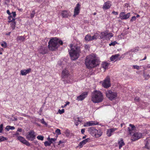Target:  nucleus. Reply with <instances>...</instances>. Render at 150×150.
I'll list each match as a JSON object with an SVG mask.
<instances>
[{"mask_svg":"<svg viewBox=\"0 0 150 150\" xmlns=\"http://www.w3.org/2000/svg\"><path fill=\"white\" fill-rule=\"evenodd\" d=\"M133 67L134 69H137L138 70L139 69V67L137 65H133Z\"/></svg>","mask_w":150,"mask_h":150,"instance_id":"47","label":"nucleus"},{"mask_svg":"<svg viewBox=\"0 0 150 150\" xmlns=\"http://www.w3.org/2000/svg\"><path fill=\"white\" fill-rule=\"evenodd\" d=\"M15 135H19V133L18 132H17L15 134Z\"/></svg>","mask_w":150,"mask_h":150,"instance_id":"59","label":"nucleus"},{"mask_svg":"<svg viewBox=\"0 0 150 150\" xmlns=\"http://www.w3.org/2000/svg\"><path fill=\"white\" fill-rule=\"evenodd\" d=\"M144 76L146 78V79H148L149 78H150V75L149 74H144Z\"/></svg>","mask_w":150,"mask_h":150,"instance_id":"48","label":"nucleus"},{"mask_svg":"<svg viewBox=\"0 0 150 150\" xmlns=\"http://www.w3.org/2000/svg\"><path fill=\"white\" fill-rule=\"evenodd\" d=\"M74 120L75 121V124L76 126H77L79 123H81L82 121V120L79 117L75 118Z\"/></svg>","mask_w":150,"mask_h":150,"instance_id":"27","label":"nucleus"},{"mask_svg":"<svg viewBox=\"0 0 150 150\" xmlns=\"http://www.w3.org/2000/svg\"><path fill=\"white\" fill-rule=\"evenodd\" d=\"M106 96L110 100H114L117 96L116 93L112 92L110 90L107 91L106 92Z\"/></svg>","mask_w":150,"mask_h":150,"instance_id":"5","label":"nucleus"},{"mask_svg":"<svg viewBox=\"0 0 150 150\" xmlns=\"http://www.w3.org/2000/svg\"><path fill=\"white\" fill-rule=\"evenodd\" d=\"M70 75V72L67 68L64 69L62 71L61 77L62 79L67 78Z\"/></svg>","mask_w":150,"mask_h":150,"instance_id":"10","label":"nucleus"},{"mask_svg":"<svg viewBox=\"0 0 150 150\" xmlns=\"http://www.w3.org/2000/svg\"><path fill=\"white\" fill-rule=\"evenodd\" d=\"M98 59L96 56L92 54L86 57L85 64L87 68L90 69L98 64Z\"/></svg>","mask_w":150,"mask_h":150,"instance_id":"1","label":"nucleus"},{"mask_svg":"<svg viewBox=\"0 0 150 150\" xmlns=\"http://www.w3.org/2000/svg\"><path fill=\"white\" fill-rule=\"evenodd\" d=\"M112 13L113 14H114L115 15H118V13L117 12H115L114 11H113L112 12Z\"/></svg>","mask_w":150,"mask_h":150,"instance_id":"53","label":"nucleus"},{"mask_svg":"<svg viewBox=\"0 0 150 150\" xmlns=\"http://www.w3.org/2000/svg\"><path fill=\"white\" fill-rule=\"evenodd\" d=\"M100 36L99 35V34L98 33H96L94 34V35L92 37V40H96Z\"/></svg>","mask_w":150,"mask_h":150,"instance_id":"30","label":"nucleus"},{"mask_svg":"<svg viewBox=\"0 0 150 150\" xmlns=\"http://www.w3.org/2000/svg\"><path fill=\"white\" fill-rule=\"evenodd\" d=\"M113 36V34L112 33H108L106 31L100 33V38L101 39L104 38L107 40H109Z\"/></svg>","mask_w":150,"mask_h":150,"instance_id":"7","label":"nucleus"},{"mask_svg":"<svg viewBox=\"0 0 150 150\" xmlns=\"http://www.w3.org/2000/svg\"><path fill=\"white\" fill-rule=\"evenodd\" d=\"M129 127H128V130L129 134H131L134 132L133 131L135 129L136 127L134 125L131 124L129 125Z\"/></svg>","mask_w":150,"mask_h":150,"instance_id":"23","label":"nucleus"},{"mask_svg":"<svg viewBox=\"0 0 150 150\" xmlns=\"http://www.w3.org/2000/svg\"><path fill=\"white\" fill-rule=\"evenodd\" d=\"M90 140L89 138H87L83 140L82 142H81L79 144L78 146L80 148H81L82 146L88 143Z\"/></svg>","mask_w":150,"mask_h":150,"instance_id":"22","label":"nucleus"},{"mask_svg":"<svg viewBox=\"0 0 150 150\" xmlns=\"http://www.w3.org/2000/svg\"><path fill=\"white\" fill-rule=\"evenodd\" d=\"M11 26L12 30H13L15 28L16 23L15 21L11 22Z\"/></svg>","mask_w":150,"mask_h":150,"instance_id":"34","label":"nucleus"},{"mask_svg":"<svg viewBox=\"0 0 150 150\" xmlns=\"http://www.w3.org/2000/svg\"><path fill=\"white\" fill-rule=\"evenodd\" d=\"M97 132H96V135L95 137L96 138H98L100 137L102 134V132L100 129H97Z\"/></svg>","mask_w":150,"mask_h":150,"instance_id":"28","label":"nucleus"},{"mask_svg":"<svg viewBox=\"0 0 150 150\" xmlns=\"http://www.w3.org/2000/svg\"><path fill=\"white\" fill-rule=\"evenodd\" d=\"M70 50H69L70 56L72 60H74L78 58L80 52V48L76 45L71 44Z\"/></svg>","mask_w":150,"mask_h":150,"instance_id":"2","label":"nucleus"},{"mask_svg":"<svg viewBox=\"0 0 150 150\" xmlns=\"http://www.w3.org/2000/svg\"><path fill=\"white\" fill-rule=\"evenodd\" d=\"M15 129V128L13 126H7L5 128V129L7 130V131H8L10 129L13 130Z\"/></svg>","mask_w":150,"mask_h":150,"instance_id":"33","label":"nucleus"},{"mask_svg":"<svg viewBox=\"0 0 150 150\" xmlns=\"http://www.w3.org/2000/svg\"><path fill=\"white\" fill-rule=\"evenodd\" d=\"M55 132L58 135H59L61 134L60 130L59 129H57L56 130Z\"/></svg>","mask_w":150,"mask_h":150,"instance_id":"43","label":"nucleus"},{"mask_svg":"<svg viewBox=\"0 0 150 150\" xmlns=\"http://www.w3.org/2000/svg\"><path fill=\"white\" fill-rule=\"evenodd\" d=\"M6 13L7 14H8L9 16L11 15V13L9 11V10H7L6 11Z\"/></svg>","mask_w":150,"mask_h":150,"instance_id":"55","label":"nucleus"},{"mask_svg":"<svg viewBox=\"0 0 150 150\" xmlns=\"http://www.w3.org/2000/svg\"><path fill=\"white\" fill-rule=\"evenodd\" d=\"M81 132L82 134H84L85 132V129H82L81 130Z\"/></svg>","mask_w":150,"mask_h":150,"instance_id":"56","label":"nucleus"},{"mask_svg":"<svg viewBox=\"0 0 150 150\" xmlns=\"http://www.w3.org/2000/svg\"><path fill=\"white\" fill-rule=\"evenodd\" d=\"M37 138L38 139L40 140H41V141H42L44 139V137L42 135H38V136Z\"/></svg>","mask_w":150,"mask_h":150,"instance_id":"39","label":"nucleus"},{"mask_svg":"<svg viewBox=\"0 0 150 150\" xmlns=\"http://www.w3.org/2000/svg\"><path fill=\"white\" fill-rule=\"evenodd\" d=\"M17 139L23 144L28 146H30V144L23 137L21 136H18L17 137Z\"/></svg>","mask_w":150,"mask_h":150,"instance_id":"12","label":"nucleus"},{"mask_svg":"<svg viewBox=\"0 0 150 150\" xmlns=\"http://www.w3.org/2000/svg\"><path fill=\"white\" fill-rule=\"evenodd\" d=\"M131 140L133 141H135L141 138L142 136V134L139 132H133L130 134Z\"/></svg>","mask_w":150,"mask_h":150,"instance_id":"6","label":"nucleus"},{"mask_svg":"<svg viewBox=\"0 0 150 150\" xmlns=\"http://www.w3.org/2000/svg\"><path fill=\"white\" fill-rule=\"evenodd\" d=\"M22 129L21 128H18L17 130V132H21Z\"/></svg>","mask_w":150,"mask_h":150,"instance_id":"57","label":"nucleus"},{"mask_svg":"<svg viewBox=\"0 0 150 150\" xmlns=\"http://www.w3.org/2000/svg\"><path fill=\"white\" fill-rule=\"evenodd\" d=\"M61 15L63 18H67L71 16V13L69 11L64 10L61 12Z\"/></svg>","mask_w":150,"mask_h":150,"instance_id":"14","label":"nucleus"},{"mask_svg":"<svg viewBox=\"0 0 150 150\" xmlns=\"http://www.w3.org/2000/svg\"><path fill=\"white\" fill-rule=\"evenodd\" d=\"M69 102H67L66 103L65 105H64V106H62V108H64L66 107L67 105H69Z\"/></svg>","mask_w":150,"mask_h":150,"instance_id":"49","label":"nucleus"},{"mask_svg":"<svg viewBox=\"0 0 150 150\" xmlns=\"http://www.w3.org/2000/svg\"><path fill=\"white\" fill-rule=\"evenodd\" d=\"M47 139L48 140H49V141L50 142H51V144H52L53 142H54L56 140V138L50 139V138L49 137H48L47 138Z\"/></svg>","mask_w":150,"mask_h":150,"instance_id":"38","label":"nucleus"},{"mask_svg":"<svg viewBox=\"0 0 150 150\" xmlns=\"http://www.w3.org/2000/svg\"><path fill=\"white\" fill-rule=\"evenodd\" d=\"M7 139V138L4 137L0 136V142L6 140Z\"/></svg>","mask_w":150,"mask_h":150,"instance_id":"37","label":"nucleus"},{"mask_svg":"<svg viewBox=\"0 0 150 150\" xmlns=\"http://www.w3.org/2000/svg\"><path fill=\"white\" fill-rule=\"evenodd\" d=\"M39 52L42 54H45L47 53V47L41 46L38 50Z\"/></svg>","mask_w":150,"mask_h":150,"instance_id":"16","label":"nucleus"},{"mask_svg":"<svg viewBox=\"0 0 150 150\" xmlns=\"http://www.w3.org/2000/svg\"><path fill=\"white\" fill-rule=\"evenodd\" d=\"M8 22H11L15 21V18L13 17H12L11 15H10L8 17Z\"/></svg>","mask_w":150,"mask_h":150,"instance_id":"32","label":"nucleus"},{"mask_svg":"<svg viewBox=\"0 0 150 150\" xmlns=\"http://www.w3.org/2000/svg\"><path fill=\"white\" fill-rule=\"evenodd\" d=\"M48 47L49 49L52 51L57 48L59 45L63 44L62 41L56 37L51 39L48 43Z\"/></svg>","mask_w":150,"mask_h":150,"instance_id":"3","label":"nucleus"},{"mask_svg":"<svg viewBox=\"0 0 150 150\" xmlns=\"http://www.w3.org/2000/svg\"><path fill=\"white\" fill-rule=\"evenodd\" d=\"M130 15V13H128L125 14L124 12H122L119 14V18L121 20L127 19L129 18Z\"/></svg>","mask_w":150,"mask_h":150,"instance_id":"11","label":"nucleus"},{"mask_svg":"<svg viewBox=\"0 0 150 150\" xmlns=\"http://www.w3.org/2000/svg\"><path fill=\"white\" fill-rule=\"evenodd\" d=\"M104 99L103 93L100 91L95 90L92 93L91 100L93 103H99L102 102Z\"/></svg>","mask_w":150,"mask_h":150,"instance_id":"4","label":"nucleus"},{"mask_svg":"<svg viewBox=\"0 0 150 150\" xmlns=\"http://www.w3.org/2000/svg\"><path fill=\"white\" fill-rule=\"evenodd\" d=\"M26 137L28 140L32 141L35 138L34 132L33 130H31L27 134Z\"/></svg>","mask_w":150,"mask_h":150,"instance_id":"8","label":"nucleus"},{"mask_svg":"<svg viewBox=\"0 0 150 150\" xmlns=\"http://www.w3.org/2000/svg\"><path fill=\"white\" fill-rule=\"evenodd\" d=\"M41 122L43 124H44L45 125H46L47 124L46 122L44 121V120L43 119H42L41 120Z\"/></svg>","mask_w":150,"mask_h":150,"instance_id":"51","label":"nucleus"},{"mask_svg":"<svg viewBox=\"0 0 150 150\" xmlns=\"http://www.w3.org/2000/svg\"><path fill=\"white\" fill-rule=\"evenodd\" d=\"M85 40L86 41L92 40V37L90 35H87L85 37Z\"/></svg>","mask_w":150,"mask_h":150,"instance_id":"31","label":"nucleus"},{"mask_svg":"<svg viewBox=\"0 0 150 150\" xmlns=\"http://www.w3.org/2000/svg\"><path fill=\"white\" fill-rule=\"evenodd\" d=\"M3 124H1L0 125V133H1L3 130Z\"/></svg>","mask_w":150,"mask_h":150,"instance_id":"44","label":"nucleus"},{"mask_svg":"<svg viewBox=\"0 0 150 150\" xmlns=\"http://www.w3.org/2000/svg\"><path fill=\"white\" fill-rule=\"evenodd\" d=\"M36 1L38 2H40V0H36L35 1Z\"/></svg>","mask_w":150,"mask_h":150,"instance_id":"64","label":"nucleus"},{"mask_svg":"<svg viewBox=\"0 0 150 150\" xmlns=\"http://www.w3.org/2000/svg\"><path fill=\"white\" fill-rule=\"evenodd\" d=\"M147 68H150V64H148L147 66Z\"/></svg>","mask_w":150,"mask_h":150,"instance_id":"58","label":"nucleus"},{"mask_svg":"<svg viewBox=\"0 0 150 150\" xmlns=\"http://www.w3.org/2000/svg\"><path fill=\"white\" fill-rule=\"evenodd\" d=\"M146 56H145V57H144V58L142 59V60H145V59H146Z\"/></svg>","mask_w":150,"mask_h":150,"instance_id":"63","label":"nucleus"},{"mask_svg":"<svg viewBox=\"0 0 150 150\" xmlns=\"http://www.w3.org/2000/svg\"><path fill=\"white\" fill-rule=\"evenodd\" d=\"M102 86L105 88H108L110 86V79L108 76H107L104 80L100 82Z\"/></svg>","mask_w":150,"mask_h":150,"instance_id":"9","label":"nucleus"},{"mask_svg":"<svg viewBox=\"0 0 150 150\" xmlns=\"http://www.w3.org/2000/svg\"><path fill=\"white\" fill-rule=\"evenodd\" d=\"M87 92H84L82 93L80 96H78L76 99L79 101L82 100L84 99L87 96Z\"/></svg>","mask_w":150,"mask_h":150,"instance_id":"17","label":"nucleus"},{"mask_svg":"<svg viewBox=\"0 0 150 150\" xmlns=\"http://www.w3.org/2000/svg\"><path fill=\"white\" fill-rule=\"evenodd\" d=\"M134 100L135 102H138L139 100V98L136 97L134 99Z\"/></svg>","mask_w":150,"mask_h":150,"instance_id":"52","label":"nucleus"},{"mask_svg":"<svg viewBox=\"0 0 150 150\" xmlns=\"http://www.w3.org/2000/svg\"><path fill=\"white\" fill-rule=\"evenodd\" d=\"M1 46L4 48H6L7 46V44L6 42L4 41L1 44Z\"/></svg>","mask_w":150,"mask_h":150,"instance_id":"36","label":"nucleus"},{"mask_svg":"<svg viewBox=\"0 0 150 150\" xmlns=\"http://www.w3.org/2000/svg\"><path fill=\"white\" fill-rule=\"evenodd\" d=\"M3 51V49L2 48H1L0 49V54H2V51Z\"/></svg>","mask_w":150,"mask_h":150,"instance_id":"54","label":"nucleus"},{"mask_svg":"<svg viewBox=\"0 0 150 150\" xmlns=\"http://www.w3.org/2000/svg\"><path fill=\"white\" fill-rule=\"evenodd\" d=\"M25 37L22 36H18L16 38V40L18 42H21L24 41L25 40Z\"/></svg>","mask_w":150,"mask_h":150,"instance_id":"26","label":"nucleus"},{"mask_svg":"<svg viewBox=\"0 0 150 150\" xmlns=\"http://www.w3.org/2000/svg\"><path fill=\"white\" fill-rule=\"evenodd\" d=\"M48 141H46L44 142L45 145L47 146H50L51 144V142H50L49 140Z\"/></svg>","mask_w":150,"mask_h":150,"instance_id":"35","label":"nucleus"},{"mask_svg":"<svg viewBox=\"0 0 150 150\" xmlns=\"http://www.w3.org/2000/svg\"><path fill=\"white\" fill-rule=\"evenodd\" d=\"M35 14V12L34 10L32 11V13L30 14V17L31 18H33L34 17V15Z\"/></svg>","mask_w":150,"mask_h":150,"instance_id":"40","label":"nucleus"},{"mask_svg":"<svg viewBox=\"0 0 150 150\" xmlns=\"http://www.w3.org/2000/svg\"><path fill=\"white\" fill-rule=\"evenodd\" d=\"M118 143L119 145V149H120L125 144L123 139L122 138H120L118 139Z\"/></svg>","mask_w":150,"mask_h":150,"instance_id":"24","label":"nucleus"},{"mask_svg":"<svg viewBox=\"0 0 150 150\" xmlns=\"http://www.w3.org/2000/svg\"><path fill=\"white\" fill-rule=\"evenodd\" d=\"M109 64V63H107L106 62H103L102 64V67L105 69H107Z\"/></svg>","mask_w":150,"mask_h":150,"instance_id":"29","label":"nucleus"},{"mask_svg":"<svg viewBox=\"0 0 150 150\" xmlns=\"http://www.w3.org/2000/svg\"><path fill=\"white\" fill-rule=\"evenodd\" d=\"M80 8L81 5L79 3L77 4L74 9L73 16L75 17L76 15L79 14L80 12Z\"/></svg>","mask_w":150,"mask_h":150,"instance_id":"13","label":"nucleus"},{"mask_svg":"<svg viewBox=\"0 0 150 150\" xmlns=\"http://www.w3.org/2000/svg\"><path fill=\"white\" fill-rule=\"evenodd\" d=\"M12 14L13 17L15 18V17H16V12H12Z\"/></svg>","mask_w":150,"mask_h":150,"instance_id":"50","label":"nucleus"},{"mask_svg":"<svg viewBox=\"0 0 150 150\" xmlns=\"http://www.w3.org/2000/svg\"><path fill=\"white\" fill-rule=\"evenodd\" d=\"M64 109H62L61 110H60V109H59L58 110L59 113L60 114H62V113H64Z\"/></svg>","mask_w":150,"mask_h":150,"instance_id":"46","label":"nucleus"},{"mask_svg":"<svg viewBox=\"0 0 150 150\" xmlns=\"http://www.w3.org/2000/svg\"><path fill=\"white\" fill-rule=\"evenodd\" d=\"M31 69L29 68L27 69L22 70L21 71V74L23 76L26 75L29 73L31 71Z\"/></svg>","mask_w":150,"mask_h":150,"instance_id":"25","label":"nucleus"},{"mask_svg":"<svg viewBox=\"0 0 150 150\" xmlns=\"http://www.w3.org/2000/svg\"><path fill=\"white\" fill-rule=\"evenodd\" d=\"M98 122L97 121H89L85 123L84 125V127H88L94 125H98Z\"/></svg>","mask_w":150,"mask_h":150,"instance_id":"15","label":"nucleus"},{"mask_svg":"<svg viewBox=\"0 0 150 150\" xmlns=\"http://www.w3.org/2000/svg\"><path fill=\"white\" fill-rule=\"evenodd\" d=\"M125 125V124L124 123H122L121 124V127H122L123 125Z\"/></svg>","mask_w":150,"mask_h":150,"instance_id":"61","label":"nucleus"},{"mask_svg":"<svg viewBox=\"0 0 150 150\" xmlns=\"http://www.w3.org/2000/svg\"><path fill=\"white\" fill-rule=\"evenodd\" d=\"M63 142L62 141H59V144H62V143H63Z\"/></svg>","mask_w":150,"mask_h":150,"instance_id":"60","label":"nucleus"},{"mask_svg":"<svg viewBox=\"0 0 150 150\" xmlns=\"http://www.w3.org/2000/svg\"><path fill=\"white\" fill-rule=\"evenodd\" d=\"M88 131L91 135L93 136H95L96 132H97V129L93 127H89L88 129Z\"/></svg>","mask_w":150,"mask_h":150,"instance_id":"18","label":"nucleus"},{"mask_svg":"<svg viewBox=\"0 0 150 150\" xmlns=\"http://www.w3.org/2000/svg\"><path fill=\"white\" fill-rule=\"evenodd\" d=\"M117 44V42L116 41H114L111 43L109 45L110 46H111V45L114 46L116 44Z\"/></svg>","mask_w":150,"mask_h":150,"instance_id":"42","label":"nucleus"},{"mask_svg":"<svg viewBox=\"0 0 150 150\" xmlns=\"http://www.w3.org/2000/svg\"><path fill=\"white\" fill-rule=\"evenodd\" d=\"M145 147L148 149H150V146H149V143H148V142H147L146 143L145 145Z\"/></svg>","mask_w":150,"mask_h":150,"instance_id":"41","label":"nucleus"},{"mask_svg":"<svg viewBox=\"0 0 150 150\" xmlns=\"http://www.w3.org/2000/svg\"><path fill=\"white\" fill-rule=\"evenodd\" d=\"M119 56L120 54H115L111 57L110 59L111 61H114V62L116 61L117 60H120V59L119 57Z\"/></svg>","mask_w":150,"mask_h":150,"instance_id":"19","label":"nucleus"},{"mask_svg":"<svg viewBox=\"0 0 150 150\" xmlns=\"http://www.w3.org/2000/svg\"><path fill=\"white\" fill-rule=\"evenodd\" d=\"M117 130L116 128H112L108 129L107 131V134L108 137L111 136L114 132Z\"/></svg>","mask_w":150,"mask_h":150,"instance_id":"20","label":"nucleus"},{"mask_svg":"<svg viewBox=\"0 0 150 150\" xmlns=\"http://www.w3.org/2000/svg\"><path fill=\"white\" fill-rule=\"evenodd\" d=\"M139 17V15H138V14H137V16H136V18H138Z\"/></svg>","mask_w":150,"mask_h":150,"instance_id":"62","label":"nucleus"},{"mask_svg":"<svg viewBox=\"0 0 150 150\" xmlns=\"http://www.w3.org/2000/svg\"><path fill=\"white\" fill-rule=\"evenodd\" d=\"M136 17L135 16L132 17L130 20V21L132 22L133 21H135L136 20Z\"/></svg>","mask_w":150,"mask_h":150,"instance_id":"45","label":"nucleus"},{"mask_svg":"<svg viewBox=\"0 0 150 150\" xmlns=\"http://www.w3.org/2000/svg\"><path fill=\"white\" fill-rule=\"evenodd\" d=\"M111 6V2L109 1H107L104 3L103 8L104 10L108 9L110 8Z\"/></svg>","mask_w":150,"mask_h":150,"instance_id":"21","label":"nucleus"}]
</instances>
